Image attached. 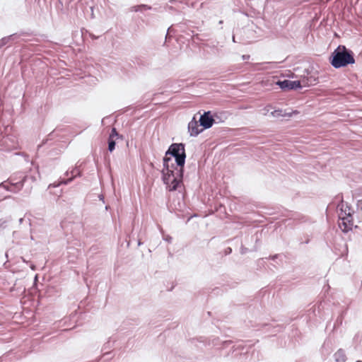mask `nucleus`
<instances>
[{
  "mask_svg": "<svg viewBox=\"0 0 362 362\" xmlns=\"http://www.w3.org/2000/svg\"><path fill=\"white\" fill-rule=\"evenodd\" d=\"M182 143L172 144L163 158L162 179L166 188L173 192L182 186L186 153Z\"/></svg>",
  "mask_w": 362,
  "mask_h": 362,
  "instance_id": "nucleus-1",
  "label": "nucleus"
},
{
  "mask_svg": "<svg viewBox=\"0 0 362 362\" xmlns=\"http://www.w3.org/2000/svg\"><path fill=\"white\" fill-rule=\"evenodd\" d=\"M329 63L335 69L355 63L354 52L344 45H339L329 57Z\"/></svg>",
  "mask_w": 362,
  "mask_h": 362,
  "instance_id": "nucleus-2",
  "label": "nucleus"
},
{
  "mask_svg": "<svg viewBox=\"0 0 362 362\" xmlns=\"http://www.w3.org/2000/svg\"><path fill=\"white\" fill-rule=\"evenodd\" d=\"M0 146L5 151H11L18 146V140L13 134H0Z\"/></svg>",
  "mask_w": 362,
  "mask_h": 362,
  "instance_id": "nucleus-3",
  "label": "nucleus"
},
{
  "mask_svg": "<svg viewBox=\"0 0 362 362\" xmlns=\"http://www.w3.org/2000/svg\"><path fill=\"white\" fill-rule=\"evenodd\" d=\"M352 213L349 209H348L347 214H346V216H339V227L344 233H347L352 230L354 226V221H353V217H352Z\"/></svg>",
  "mask_w": 362,
  "mask_h": 362,
  "instance_id": "nucleus-4",
  "label": "nucleus"
},
{
  "mask_svg": "<svg viewBox=\"0 0 362 362\" xmlns=\"http://www.w3.org/2000/svg\"><path fill=\"white\" fill-rule=\"evenodd\" d=\"M69 175H71V177L67 178V179H66V178H61L60 180L58 182H54L52 184H50L49 185V188H50V187H59L61 185H67V184L70 183L74 179V177H80L81 175V171L78 170V168L77 167L74 168L71 171H70V172L69 171H66L64 173V175L67 176V177Z\"/></svg>",
  "mask_w": 362,
  "mask_h": 362,
  "instance_id": "nucleus-5",
  "label": "nucleus"
},
{
  "mask_svg": "<svg viewBox=\"0 0 362 362\" xmlns=\"http://www.w3.org/2000/svg\"><path fill=\"white\" fill-rule=\"evenodd\" d=\"M276 84L279 86L281 89L283 90H296L298 88H301V81H290L288 79H284L283 81L279 80L276 82Z\"/></svg>",
  "mask_w": 362,
  "mask_h": 362,
  "instance_id": "nucleus-6",
  "label": "nucleus"
},
{
  "mask_svg": "<svg viewBox=\"0 0 362 362\" xmlns=\"http://www.w3.org/2000/svg\"><path fill=\"white\" fill-rule=\"evenodd\" d=\"M198 121L199 126L202 127L203 130L211 127L215 122L209 111L205 112L202 115Z\"/></svg>",
  "mask_w": 362,
  "mask_h": 362,
  "instance_id": "nucleus-7",
  "label": "nucleus"
},
{
  "mask_svg": "<svg viewBox=\"0 0 362 362\" xmlns=\"http://www.w3.org/2000/svg\"><path fill=\"white\" fill-rule=\"evenodd\" d=\"M199 121L197 120L196 117L194 116L192 120L188 124V132L191 136H197L202 131V128H199L198 124Z\"/></svg>",
  "mask_w": 362,
  "mask_h": 362,
  "instance_id": "nucleus-8",
  "label": "nucleus"
},
{
  "mask_svg": "<svg viewBox=\"0 0 362 362\" xmlns=\"http://www.w3.org/2000/svg\"><path fill=\"white\" fill-rule=\"evenodd\" d=\"M301 85L303 86H310L316 84L318 82V78L310 73L308 72L306 76L300 79Z\"/></svg>",
  "mask_w": 362,
  "mask_h": 362,
  "instance_id": "nucleus-9",
  "label": "nucleus"
},
{
  "mask_svg": "<svg viewBox=\"0 0 362 362\" xmlns=\"http://www.w3.org/2000/svg\"><path fill=\"white\" fill-rule=\"evenodd\" d=\"M337 209L340 210L339 216H346V214H347L348 212V209H349L352 214L354 213L353 210L351 209V206L348 204V203H344L342 200L341 203L337 205Z\"/></svg>",
  "mask_w": 362,
  "mask_h": 362,
  "instance_id": "nucleus-10",
  "label": "nucleus"
},
{
  "mask_svg": "<svg viewBox=\"0 0 362 362\" xmlns=\"http://www.w3.org/2000/svg\"><path fill=\"white\" fill-rule=\"evenodd\" d=\"M332 349V342L330 340H325L324 344L322 346L321 351L322 355L327 356L331 353Z\"/></svg>",
  "mask_w": 362,
  "mask_h": 362,
  "instance_id": "nucleus-11",
  "label": "nucleus"
},
{
  "mask_svg": "<svg viewBox=\"0 0 362 362\" xmlns=\"http://www.w3.org/2000/svg\"><path fill=\"white\" fill-rule=\"evenodd\" d=\"M18 37H19V35L17 33H14V34L8 35L7 37H3L0 40V47H2L3 46L8 44L10 42L16 40Z\"/></svg>",
  "mask_w": 362,
  "mask_h": 362,
  "instance_id": "nucleus-12",
  "label": "nucleus"
},
{
  "mask_svg": "<svg viewBox=\"0 0 362 362\" xmlns=\"http://www.w3.org/2000/svg\"><path fill=\"white\" fill-rule=\"evenodd\" d=\"M334 358L335 362H345L346 355L344 351L341 349H339L334 354Z\"/></svg>",
  "mask_w": 362,
  "mask_h": 362,
  "instance_id": "nucleus-13",
  "label": "nucleus"
},
{
  "mask_svg": "<svg viewBox=\"0 0 362 362\" xmlns=\"http://www.w3.org/2000/svg\"><path fill=\"white\" fill-rule=\"evenodd\" d=\"M297 113V111H294V112H284L283 113V110H275L274 111L272 112V115L273 117H291L293 115V114H296Z\"/></svg>",
  "mask_w": 362,
  "mask_h": 362,
  "instance_id": "nucleus-14",
  "label": "nucleus"
},
{
  "mask_svg": "<svg viewBox=\"0 0 362 362\" xmlns=\"http://www.w3.org/2000/svg\"><path fill=\"white\" fill-rule=\"evenodd\" d=\"M11 216H8V217H6V218H1L0 219V228L1 229H5L6 228L9 223H11Z\"/></svg>",
  "mask_w": 362,
  "mask_h": 362,
  "instance_id": "nucleus-15",
  "label": "nucleus"
},
{
  "mask_svg": "<svg viewBox=\"0 0 362 362\" xmlns=\"http://www.w3.org/2000/svg\"><path fill=\"white\" fill-rule=\"evenodd\" d=\"M141 8H145L146 9H151L152 8L151 6H150L148 5L141 4V5H138V6H132L129 8V10H130V11L139 12V11H140Z\"/></svg>",
  "mask_w": 362,
  "mask_h": 362,
  "instance_id": "nucleus-16",
  "label": "nucleus"
},
{
  "mask_svg": "<svg viewBox=\"0 0 362 362\" xmlns=\"http://www.w3.org/2000/svg\"><path fill=\"white\" fill-rule=\"evenodd\" d=\"M24 221L27 222V223H28V226H29V228H30V233H31L30 239H31V240H33V235H32V233H33V229L31 228V221H30V218H28V219L26 221V220H25V217H23V218H21L19 219V221H18V222H19V223H20V224H22Z\"/></svg>",
  "mask_w": 362,
  "mask_h": 362,
  "instance_id": "nucleus-17",
  "label": "nucleus"
},
{
  "mask_svg": "<svg viewBox=\"0 0 362 362\" xmlns=\"http://www.w3.org/2000/svg\"><path fill=\"white\" fill-rule=\"evenodd\" d=\"M108 150L110 152H112L115 148V141L112 138H108Z\"/></svg>",
  "mask_w": 362,
  "mask_h": 362,
  "instance_id": "nucleus-18",
  "label": "nucleus"
},
{
  "mask_svg": "<svg viewBox=\"0 0 362 362\" xmlns=\"http://www.w3.org/2000/svg\"><path fill=\"white\" fill-rule=\"evenodd\" d=\"M114 341L108 340L103 346V351L110 349L113 346Z\"/></svg>",
  "mask_w": 362,
  "mask_h": 362,
  "instance_id": "nucleus-19",
  "label": "nucleus"
},
{
  "mask_svg": "<svg viewBox=\"0 0 362 362\" xmlns=\"http://www.w3.org/2000/svg\"><path fill=\"white\" fill-rule=\"evenodd\" d=\"M119 134L117 133L116 129L113 127L112 129L111 133L110 134L109 138H112L114 139L115 137H118Z\"/></svg>",
  "mask_w": 362,
  "mask_h": 362,
  "instance_id": "nucleus-20",
  "label": "nucleus"
},
{
  "mask_svg": "<svg viewBox=\"0 0 362 362\" xmlns=\"http://www.w3.org/2000/svg\"><path fill=\"white\" fill-rule=\"evenodd\" d=\"M264 327H269V328L272 327V328L274 329H275L274 331V332H279L281 329V327L279 326V325H277V326H272V325H264Z\"/></svg>",
  "mask_w": 362,
  "mask_h": 362,
  "instance_id": "nucleus-21",
  "label": "nucleus"
},
{
  "mask_svg": "<svg viewBox=\"0 0 362 362\" xmlns=\"http://www.w3.org/2000/svg\"><path fill=\"white\" fill-rule=\"evenodd\" d=\"M163 240H165L166 242H168V243H172L173 238L170 235H167L163 237Z\"/></svg>",
  "mask_w": 362,
  "mask_h": 362,
  "instance_id": "nucleus-22",
  "label": "nucleus"
},
{
  "mask_svg": "<svg viewBox=\"0 0 362 362\" xmlns=\"http://www.w3.org/2000/svg\"><path fill=\"white\" fill-rule=\"evenodd\" d=\"M247 251H248V249L247 247H245L244 245H241L240 253L242 255L245 254L246 252H247Z\"/></svg>",
  "mask_w": 362,
  "mask_h": 362,
  "instance_id": "nucleus-23",
  "label": "nucleus"
},
{
  "mask_svg": "<svg viewBox=\"0 0 362 362\" xmlns=\"http://www.w3.org/2000/svg\"><path fill=\"white\" fill-rule=\"evenodd\" d=\"M192 39L193 42H195L196 40H200L198 34L192 35Z\"/></svg>",
  "mask_w": 362,
  "mask_h": 362,
  "instance_id": "nucleus-24",
  "label": "nucleus"
},
{
  "mask_svg": "<svg viewBox=\"0 0 362 362\" xmlns=\"http://www.w3.org/2000/svg\"><path fill=\"white\" fill-rule=\"evenodd\" d=\"M19 233L18 231H13V240H16L18 238Z\"/></svg>",
  "mask_w": 362,
  "mask_h": 362,
  "instance_id": "nucleus-25",
  "label": "nucleus"
},
{
  "mask_svg": "<svg viewBox=\"0 0 362 362\" xmlns=\"http://www.w3.org/2000/svg\"><path fill=\"white\" fill-rule=\"evenodd\" d=\"M231 252H232V249L230 247L226 248V255L230 254Z\"/></svg>",
  "mask_w": 362,
  "mask_h": 362,
  "instance_id": "nucleus-26",
  "label": "nucleus"
},
{
  "mask_svg": "<svg viewBox=\"0 0 362 362\" xmlns=\"http://www.w3.org/2000/svg\"><path fill=\"white\" fill-rule=\"evenodd\" d=\"M173 32V28L171 27H170L168 29V33H167V35H166V37H168V36L169 35L170 33Z\"/></svg>",
  "mask_w": 362,
  "mask_h": 362,
  "instance_id": "nucleus-27",
  "label": "nucleus"
},
{
  "mask_svg": "<svg viewBox=\"0 0 362 362\" xmlns=\"http://www.w3.org/2000/svg\"><path fill=\"white\" fill-rule=\"evenodd\" d=\"M277 257H278V255H274V256H272V259L273 260H274L276 258H277Z\"/></svg>",
  "mask_w": 362,
  "mask_h": 362,
  "instance_id": "nucleus-28",
  "label": "nucleus"
},
{
  "mask_svg": "<svg viewBox=\"0 0 362 362\" xmlns=\"http://www.w3.org/2000/svg\"><path fill=\"white\" fill-rule=\"evenodd\" d=\"M249 57H250V56H249V55H247V56H246V55H243V58L244 59H248Z\"/></svg>",
  "mask_w": 362,
  "mask_h": 362,
  "instance_id": "nucleus-29",
  "label": "nucleus"
},
{
  "mask_svg": "<svg viewBox=\"0 0 362 362\" xmlns=\"http://www.w3.org/2000/svg\"><path fill=\"white\" fill-rule=\"evenodd\" d=\"M147 9H146L145 8H141L140 9V11L139 12H143L144 11H146Z\"/></svg>",
  "mask_w": 362,
  "mask_h": 362,
  "instance_id": "nucleus-30",
  "label": "nucleus"
},
{
  "mask_svg": "<svg viewBox=\"0 0 362 362\" xmlns=\"http://www.w3.org/2000/svg\"><path fill=\"white\" fill-rule=\"evenodd\" d=\"M54 132H52V133L49 135V137H52V136H54Z\"/></svg>",
  "mask_w": 362,
  "mask_h": 362,
  "instance_id": "nucleus-31",
  "label": "nucleus"
},
{
  "mask_svg": "<svg viewBox=\"0 0 362 362\" xmlns=\"http://www.w3.org/2000/svg\"><path fill=\"white\" fill-rule=\"evenodd\" d=\"M109 353H110V352H109L108 351H106L103 354V355H104V356L107 355Z\"/></svg>",
  "mask_w": 362,
  "mask_h": 362,
  "instance_id": "nucleus-32",
  "label": "nucleus"
},
{
  "mask_svg": "<svg viewBox=\"0 0 362 362\" xmlns=\"http://www.w3.org/2000/svg\"><path fill=\"white\" fill-rule=\"evenodd\" d=\"M182 23H179V24L177 25V26L181 28H182Z\"/></svg>",
  "mask_w": 362,
  "mask_h": 362,
  "instance_id": "nucleus-33",
  "label": "nucleus"
},
{
  "mask_svg": "<svg viewBox=\"0 0 362 362\" xmlns=\"http://www.w3.org/2000/svg\"><path fill=\"white\" fill-rule=\"evenodd\" d=\"M232 40H233V42H236V41H235V36H234V35H233V38H232Z\"/></svg>",
  "mask_w": 362,
  "mask_h": 362,
  "instance_id": "nucleus-34",
  "label": "nucleus"
},
{
  "mask_svg": "<svg viewBox=\"0 0 362 362\" xmlns=\"http://www.w3.org/2000/svg\"><path fill=\"white\" fill-rule=\"evenodd\" d=\"M141 245V240H139V241H138V245Z\"/></svg>",
  "mask_w": 362,
  "mask_h": 362,
  "instance_id": "nucleus-35",
  "label": "nucleus"
},
{
  "mask_svg": "<svg viewBox=\"0 0 362 362\" xmlns=\"http://www.w3.org/2000/svg\"><path fill=\"white\" fill-rule=\"evenodd\" d=\"M169 9L173 10V8L172 6H170V7H169Z\"/></svg>",
  "mask_w": 362,
  "mask_h": 362,
  "instance_id": "nucleus-36",
  "label": "nucleus"
},
{
  "mask_svg": "<svg viewBox=\"0 0 362 362\" xmlns=\"http://www.w3.org/2000/svg\"><path fill=\"white\" fill-rule=\"evenodd\" d=\"M222 23H223V21H220L219 24H222Z\"/></svg>",
  "mask_w": 362,
  "mask_h": 362,
  "instance_id": "nucleus-37",
  "label": "nucleus"
},
{
  "mask_svg": "<svg viewBox=\"0 0 362 362\" xmlns=\"http://www.w3.org/2000/svg\"><path fill=\"white\" fill-rule=\"evenodd\" d=\"M31 268H32V269H35V267L34 266L31 267Z\"/></svg>",
  "mask_w": 362,
  "mask_h": 362,
  "instance_id": "nucleus-38",
  "label": "nucleus"
},
{
  "mask_svg": "<svg viewBox=\"0 0 362 362\" xmlns=\"http://www.w3.org/2000/svg\"><path fill=\"white\" fill-rule=\"evenodd\" d=\"M175 1V0H170V2H174Z\"/></svg>",
  "mask_w": 362,
  "mask_h": 362,
  "instance_id": "nucleus-39",
  "label": "nucleus"
},
{
  "mask_svg": "<svg viewBox=\"0 0 362 362\" xmlns=\"http://www.w3.org/2000/svg\"><path fill=\"white\" fill-rule=\"evenodd\" d=\"M356 362H362L361 361H357Z\"/></svg>",
  "mask_w": 362,
  "mask_h": 362,
  "instance_id": "nucleus-40",
  "label": "nucleus"
}]
</instances>
